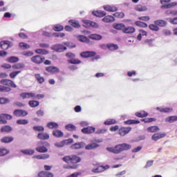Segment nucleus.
<instances>
[{
    "mask_svg": "<svg viewBox=\"0 0 177 177\" xmlns=\"http://www.w3.org/2000/svg\"><path fill=\"white\" fill-rule=\"evenodd\" d=\"M50 145L48 142L40 141L37 143V147L35 150L38 153H46L48 152V147H49Z\"/></svg>",
    "mask_w": 177,
    "mask_h": 177,
    "instance_id": "2",
    "label": "nucleus"
},
{
    "mask_svg": "<svg viewBox=\"0 0 177 177\" xmlns=\"http://www.w3.org/2000/svg\"><path fill=\"white\" fill-rule=\"evenodd\" d=\"M136 26H138V27H143L144 28L147 27V25L145 22H142L140 21H136L135 22Z\"/></svg>",
    "mask_w": 177,
    "mask_h": 177,
    "instance_id": "54",
    "label": "nucleus"
},
{
    "mask_svg": "<svg viewBox=\"0 0 177 177\" xmlns=\"http://www.w3.org/2000/svg\"><path fill=\"white\" fill-rule=\"evenodd\" d=\"M19 47H21V49H30V45L27 44V43H19Z\"/></svg>",
    "mask_w": 177,
    "mask_h": 177,
    "instance_id": "63",
    "label": "nucleus"
},
{
    "mask_svg": "<svg viewBox=\"0 0 177 177\" xmlns=\"http://www.w3.org/2000/svg\"><path fill=\"white\" fill-rule=\"evenodd\" d=\"M46 70L48 73H60V69L56 66H48L46 68Z\"/></svg>",
    "mask_w": 177,
    "mask_h": 177,
    "instance_id": "20",
    "label": "nucleus"
},
{
    "mask_svg": "<svg viewBox=\"0 0 177 177\" xmlns=\"http://www.w3.org/2000/svg\"><path fill=\"white\" fill-rule=\"evenodd\" d=\"M92 13L97 17H104V16H106V12L102 10L93 11Z\"/></svg>",
    "mask_w": 177,
    "mask_h": 177,
    "instance_id": "25",
    "label": "nucleus"
},
{
    "mask_svg": "<svg viewBox=\"0 0 177 177\" xmlns=\"http://www.w3.org/2000/svg\"><path fill=\"white\" fill-rule=\"evenodd\" d=\"M104 9L106 12H117L118 10V8L114 6H104Z\"/></svg>",
    "mask_w": 177,
    "mask_h": 177,
    "instance_id": "19",
    "label": "nucleus"
},
{
    "mask_svg": "<svg viewBox=\"0 0 177 177\" xmlns=\"http://www.w3.org/2000/svg\"><path fill=\"white\" fill-rule=\"evenodd\" d=\"M68 63H71V64H81V60L78 59H71L68 60Z\"/></svg>",
    "mask_w": 177,
    "mask_h": 177,
    "instance_id": "55",
    "label": "nucleus"
},
{
    "mask_svg": "<svg viewBox=\"0 0 177 177\" xmlns=\"http://www.w3.org/2000/svg\"><path fill=\"white\" fill-rule=\"evenodd\" d=\"M149 28L151 29L152 31H158L160 30V28L156 24L149 25Z\"/></svg>",
    "mask_w": 177,
    "mask_h": 177,
    "instance_id": "57",
    "label": "nucleus"
},
{
    "mask_svg": "<svg viewBox=\"0 0 177 177\" xmlns=\"http://www.w3.org/2000/svg\"><path fill=\"white\" fill-rule=\"evenodd\" d=\"M136 117H139L140 118H143L145 117H147V115H149V113H147L145 111H141L140 112H136Z\"/></svg>",
    "mask_w": 177,
    "mask_h": 177,
    "instance_id": "33",
    "label": "nucleus"
},
{
    "mask_svg": "<svg viewBox=\"0 0 177 177\" xmlns=\"http://www.w3.org/2000/svg\"><path fill=\"white\" fill-rule=\"evenodd\" d=\"M1 84L3 85H8V86H11V88H17V86L15 84V82L10 80L3 79L1 80Z\"/></svg>",
    "mask_w": 177,
    "mask_h": 177,
    "instance_id": "11",
    "label": "nucleus"
},
{
    "mask_svg": "<svg viewBox=\"0 0 177 177\" xmlns=\"http://www.w3.org/2000/svg\"><path fill=\"white\" fill-rule=\"evenodd\" d=\"M132 128L131 127H122L119 129V135L120 136H125L127 133H129Z\"/></svg>",
    "mask_w": 177,
    "mask_h": 177,
    "instance_id": "13",
    "label": "nucleus"
},
{
    "mask_svg": "<svg viewBox=\"0 0 177 177\" xmlns=\"http://www.w3.org/2000/svg\"><path fill=\"white\" fill-rule=\"evenodd\" d=\"M81 57H84V59L86 57H93L96 56V53L93 51H84L80 53Z\"/></svg>",
    "mask_w": 177,
    "mask_h": 177,
    "instance_id": "10",
    "label": "nucleus"
},
{
    "mask_svg": "<svg viewBox=\"0 0 177 177\" xmlns=\"http://www.w3.org/2000/svg\"><path fill=\"white\" fill-rule=\"evenodd\" d=\"M30 60L31 62H32V63H35V64H41L44 63V60H45V57L41 55H35L31 57Z\"/></svg>",
    "mask_w": 177,
    "mask_h": 177,
    "instance_id": "6",
    "label": "nucleus"
},
{
    "mask_svg": "<svg viewBox=\"0 0 177 177\" xmlns=\"http://www.w3.org/2000/svg\"><path fill=\"white\" fill-rule=\"evenodd\" d=\"M167 136V134L165 133H155L152 136L151 139L152 140H155L156 142V140H159V139H162V138H165V136Z\"/></svg>",
    "mask_w": 177,
    "mask_h": 177,
    "instance_id": "17",
    "label": "nucleus"
},
{
    "mask_svg": "<svg viewBox=\"0 0 177 177\" xmlns=\"http://www.w3.org/2000/svg\"><path fill=\"white\" fill-rule=\"evenodd\" d=\"M50 156L48 153L37 155L32 157V158H37V160H47L49 158Z\"/></svg>",
    "mask_w": 177,
    "mask_h": 177,
    "instance_id": "30",
    "label": "nucleus"
},
{
    "mask_svg": "<svg viewBox=\"0 0 177 177\" xmlns=\"http://www.w3.org/2000/svg\"><path fill=\"white\" fill-rule=\"evenodd\" d=\"M115 21V19L111 15H107L102 19V21H104V23H113V21Z\"/></svg>",
    "mask_w": 177,
    "mask_h": 177,
    "instance_id": "23",
    "label": "nucleus"
},
{
    "mask_svg": "<svg viewBox=\"0 0 177 177\" xmlns=\"http://www.w3.org/2000/svg\"><path fill=\"white\" fill-rule=\"evenodd\" d=\"M77 39L80 41V42H89V39L88 37L84 36V35H80L77 37Z\"/></svg>",
    "mask_w": 177,
    "mask_h": 177,
    "instance_id": "51",
    "label": "nucleus"
},
{
    "mask_svg": "<svg viewBox=\"0 0 177 177\" xmlns=\"http://www.w3.org/2000/svg\"><path fill=\"white\" fill-rule=\"evenodd\" d=\"M110 168V166L109 165H106L105 166L101 165L98 166L97 168L93 169L92 172L94 174H100L102 172H104L106 169H109Z\"/></svg>",
    "mask_w": 177,
    "mask_h": 177,
    "instance_id": "8",
    "label": "nucleus"
},
{
    "mask_svg": "<svg viewBox=\"0 0 177 177\" xmlns=\"http://www.w3.org/2000/svg\"><path fill=\"white\" fill-rule=\"evenodd\" d=\"M122 31L124 32V34H133V32L136 31V29L133 28V26H124L122 29Z\"/></svg>",
    "mask_w": 177,
    "mask_h": 177,
    "instance_id": "18",
    "label": "nucleus"
},
{
    "mask_svg": "<svg viewBox=\"0 0 177 177\" xmlns=\"http://www.w3.org/2000/svg\"><path fill=\"white\" fill-rule=\"evenodd\" d=\"M156 110H159L160 113H171L172 112V108H160L156 107Z\"/></svg>",
    "mask_w": 177,
    "mask_h": 177,
    "instance_id": "35",
    "label": "nucleus"
},
{
    "mask_svg": "<svg viewBox=\"0 0 177 177\" xmlns=\"http://www.w3.org/2000/svg\"><path fill=\"white\" fill-rule=\"evenodd\" d=\"M176 121H177V115L169 116L165 119V122H169L170 124H172V122H175Z\"/></svg>",
    "mask_w": 177,
    "mask_h": 177,
    "instance_id": "32",
    "label": "nucleus"
},
{
    "mask_svg": "<svg viewBox=\"0 0 177 177\" xmlns=\"http://www.w3.org/2000/svg\"><path fill=\"white\" fill-rule=\"evenodd\" d=\"M35 53H37L38 55H48L49 52L45 49L37 48L35 50Z\"/></svg>",
    "mask_w": 177,
    "mask_h": 177,
    "instance_id": "39",
    "label": "nucleus"
},
{
    "mask_svg": "<svg viewBox=\"0 0 177 177\" xmlns=\"http://www.w3.org/2000/svg\"><path fill=\"white\" fill-rule=\"evenodd\" d=\"M89 38H91V39H94L95 41H100V39H102L103 37H102V35H100L93 34V35H91L89 36Z\"/></svg>",
    "mask_w": 177,
    "mask_h": 177,
    "instance_id": "37",
    "label": "nucleus"
},
{
    "mask_svg": "<svg viewBox=\"0 0 177 177\" xmlns=\"http://www.w3.org/2000/svg\"><path fill=\"white\" fill-rule=\"evenodd\" d=\"M86 146V144L84 142H76L71 145V149H84V147Z\"/></svg>",
    "mask_w": 177,
    "mask_h": 177,
    "instance_id": "16",
    "label": "nucleus"
},
{
    "mask_svg": "<svg viewBox=\"0 0 177 177\" xmlns=\"http://www.w3.org/2000/svg\"><path fill=\"white\" fill-rule=\"evenodd\" d=\"M154 24L159 27H165L168 23L166 21L158 19L154 21Z\"/></svg>",
    "mask_w": 177,
    "mask_h": 177,
    "instance_id": "28",
    "label": "nucleus"
},
{
    "mask_svg": "<svg viewBox=\"0 0 177 177\" xmlns=\"http://www.w3.org/2000/svg\"><path fill=\"white\" fill-rule=\"evenodd\" d=\"M53 135L55 138H62L63 136V133L60 130H54L53 131Z\"/></svg>",
    "mask_w": 177,
    "mask_h": 177,
    "instance_id": "36",
    "label": "nucleus"
},
{
    "mask_svg": "<svg viewBox=\"0 0 177 177\" xmlns=\"http://www.w3.org/2000/svg\"><path fill=\"white\" fill-rule=\"evenodd\" d=\"M62 160L66 164H78V162H81V158L77 156H65Z\"/></svg>",
    "mask_w": 177,
    "mask_h": 177,
    "instance_id": "3",
    "label": "nucleus"
},
{
    "mask_svg": "<svg viewBox=\"0 0 177 177\" xmlns=\"http://www.w3.org/2000/svg\"><path fill=\"white\" fill-rule=\"evenodd\" d=\"M37 138L40 140H48L49 139V134L47 133H40L37 135Z\"/></svg>",
    "mask_w": 177,
    "mask_h": 177,
    "instance_id": "22",
    "label": "nucleus"
},
{
    "mask_svg": "<svg viewBox=\"0 0 177 177\" xmlns=\"http://www.w3.org/2000/svg\"><path fill=\"white\" fill-rule=\"evenodd\" d=\"M64 27L62 25L57 24L53 27L54 31H62Z\"/></svg>",
    "mask_w": 177,
    "mask_h": 177,
    "instance_id": "62",
    "label": "nucleus"
},
{
    "mask_svg": "<svg viewBox=\"0 0 177 177\" xmlns=\"http://www.w3.org/2000/svg\"><path fill=\"white\" fill-rule=\"evenodd\" d=\"M104 124V125H114V124H117V121L115 119H108Z\"/></svg>",
    "mask_w": 177,
    "mask_h": 177,
    "instance_id": "40",
    "label": "nucleus"
},
{
    "mask_svg": "<svg viewBox=\"0 0 177 177\" xmlns=\"http://www.w3.org/2000/svg\"><path fill=\"white\" fill-rule=\"evenodd\" d=\"M28 113L24 110L16 109L14 111V115L17 117H26V115H28Z\"/></svg>",
    "mask_w": 177,
    "mask_h": 177,
    "instance_id": "14",
    "label": "nucleus"
},
{
    "mask_svg": "<svg viewBox=\"0 0 177 177\" xmlns=\"http://www.w3.org/2000/svg\"><path fill=\"white\" fill-rule=\"evenodd\" d=\"M20 96L22 99H35V93H21Z\"/></svg>",
    "mask_w": 177,
    "mask_h": 177,
    "instance_id": "15",
    "label": "nucleus"
},
{
    "mask_svg": "<svg viewBox=\"0 0 177 177\" xmlns=\"http://www.w3.org/2000/svg\"><path fill=\"white\" fill-rule=\"evenodd\" d=\"M135 10H137V12H146V10H147V7L142 5H138L136 6Z\"/></svg>",
    "mask_w": 177,
    "mask_h": 177,
    "instance_id": "34",
    "label": "nucleus"
},
{
    "mask_svg": "<svg viewBox=\"0 0 177 177\" xmlns=\"http://www.w3.org/2000/svg\"><path fill=\"white\" fill-rule=\"evenodd\" d=\"M124 27L125 25L124 24H117L113 25V28H115V30H124Z\"/></svg>",
    "mask_w": 177,
    "mask_h": 177,
    "instance_id": "52",
    "label": "nucleus"
},
{
    "mask_svg": "<svg viewBox=\"0 0 177 177\" xmlns=\"http://www.w3.org/2000/svg\"><path fill=\"white\" fill-rule=\"evenodd\" d=\"M47 128H49V129H57L59 128V124L55 122H49L47 123Z\"/></svg>",
    "mask_w": 177,
    "mask_h": 177,
    "instance_id": "24",
    "label": "nucleus"
},
{
    "mask_svg": "<svg viewBox=\"0 0 177 177\" xmlns=\"http://www.w3.org/2000/svg\"><path fill=\"white\" fill-rule=\"evenodd\" d=\"M29 106H30V107H38V106H39V102L30 100L29 101Z\"/></svg>",
    "mask_w": 177,
    "mask_h": 177,
    "instance_id": "47",
    "label": "nucleus"
},
{
    "mask_svg": "<svg viewBox=\"0 0 177 177\" xmlns=\"http://www.w3.org/2000/svg\"><path fill=\"white\" fill-rule=\"evenodd\" d=\"M148 132H157L160 129L157 126H152L147 129Z\"/></svg>",
    "mask_w": 177,
    "mask_h": 177,
    "instance_id": "50",
    "label": "nucleus"
},
{
    "mask_svg": "<svg viewBox=\"0 0 177 177\" xmlns=\"http://www.w3.org/2000/svg\"><path fill=\"white\" fill-rule=\"evenodd\" d=\"M8 103H10L9 98L0 97V104H8Z\"/></svg>",
    "mask_w": 177,
    "mask_h": 177,
    "instance_id": "48",
    "label": "nucleus"
},
{
    "mask_svg": "<svg viewBox=\"0 0 177 177\" xmlns=\"http://www.w3.org/2000/svg\"><path fill=\"white\" fill-rule=\"evenodd\" d=\"M12 88L6 86H0V92H10Z\"/></svg>",
    "mask_w": 177,
    "mask_h": 177,
    "instance_id": "49",
    "label": "nucleus"
},
{
    "mask_svg": "<svg viewBox=\"0 0 177 177\" xmlns=\"http://www.w3.org/2000/svg\"><path fill=\"white\" fill-rule=\"evenodd\" d=\"M52 50H55V52H58L59 53H62V52H64V50H67V47L62 44H57L51 47Z\"/></svg>",
    "mask_w": 177,
    "mask_h": 177,
    "instance_id": "5",
    "label": "nucleus"
},
{
    "mask_svg": "<svg viewBox=\"0 0 177 177\" xmlns=\"http://www.w3.org/2000/svg\"><path fill=\"white\" fill-rule=\"evenodd\" d=\"M34 131H37L38 132H44L45 131V128L42 126H35L33 127Z\"/></svg>",
    "mask_w": 177,
    "mask_h": 177,
    "instance_id": "58",
    "label": "nucleus"
},
{
    "mask_svg": "<svg viewBox=\"0 0 177 177\" xmlns=\"http://www.w3.org/2000/svg\"><path fill=\"white\" fill-rule=\"evenodd\" d=\"M12 46H13V43L8 40L1 41L0 42V47L4 50L6 49H9V48H12Z\"/></svg>",
    "mask_w": 177,
    "mask_h": 177,
    "instance_id": "9",
    "label": "nucleus"
},
{
    "mask_svg": "<svg viewBox=\"0 0 177 177\" xmlns=\"http://www.w3.org/2000/svg\"><path fill=\"white\" fill-rule=\"evenodd\" d=\"M1 140L2 143H10L13 142V137H4Z\"/></svg>",
    "mask_w": 177,
    "mask_h": 177,
    "instance_id": "42",
    "label": "nucleus"
},
{
    "mask_svg": "<svg viewBox=\"0 0 177 177\" xmlns=\"http://www.w3.org/2000/svg\"><path fill=\"white\" fill-rule=\"evenodd\" d=\"M12 67L14 68V70H20V68H24L25 65L23 63H18L14 64Z\"/></svg>",
    "mask_w": 177,
    "mask_h": 177,
    "instance_id": "41",
    "label": "nucleus"
},
{
    "mask_svg": "<svg viewBox=\"0 0 177 177\" xmlns=\"http://www.w3.org/2000/svg\"><path fill=\"white\" fill-rule=\"evenodd\" d=\"M67 143V141L62 140L60 142L55 143V147H64V146Z\"/></svg>",
    "mask_w": 177,
    "mask_h": 177,
    "instance_id": "60",
    "label": "nucleus"
},
{
    "mask_svg": "<svg viewBox=\"0 0 177 177\" xmlns=\"http://www.w3.org/2000/svg\"><path fill=\"white\" fill-rule=\"evenodd\" d=\"M35 77L36 80H37V82H39V84H44V82H45V78H44V77L41 76V75L35 74Z\"/></svg>",
    "mask_w": 177,
    "mask_h": 177,
    "instance_id": "38",
    "label": "nucleus"
},
{
    "mask_svg": "<svg viewBox=\"0 0 177 177\" xmlns=\"http://www.w3.org/2000/svg\"><path fill=\"white\" fill-rule=\"evenodd\" d=\"M49 27H46L44 29H42L40 30V32H41L42 35H44V37H56L57 38H63V37H65L66 34L62 33V32H55V33H50L48 32H46L45 30H48Z\"/></svg>",
    "mask_w": 177,
    "mask_h": 177,
    "instance_id": "4",
    "label": "nucleus"
},
{
    "mask_svg": "<svg viewBox=\"0 0 177 177\" xmlns=\"http://www.w3.org/2000/svg\"><path fill=\"white\" fill-rule=\"evenodd\" d=\"M8 153H9V151H8V149L3 148L0 149V157L6 156Z\"/></svg>",
    "mask_w": 177,
    "mask_h": 177,
    "instance_id": "61",
    "label": "nucleus"
},
{
    "mask_svg": "<svg viewBox=\"0 0 177 177\" xmlns=\"http://www.w3.org/2000/svg\"><path fill=\"white\" fill-rule=\"evenodd\" d=\"M17 124H18V125H27V124H28V120H26V119L18 120H17Z\"/></svg>",
    "mask_w": 177,
    "mask_h": 177,
    "instance_id": "45",
    "label": "nucleus"
},
{
    "mask_svg": "<svg viewBox=\"0 0 177 177\" xmlns=\"http://www.w3.org/2000/svg\"><path fill=\"white\" fill-rule=\"evenodd\" d=\"M140 122L139 120H129L124 122V124L127 125H131L132 124H140Z\"/></svg>",
    "mask_w": 177,
    "mask_h": 177,
    "instance_id": "53",
    "label": "nucleus"
},
{
    "mask_svg": "<svg viewBox=\"0 0 177 177\" xmlns=\"http://www.w3.org/2000/svg\"><path fill=\"white\" fill-rule=\"evenodd\" d=\"M68 23L71 26H72V27H74L75 28H80V27H81V25H80L78 21L71 19L68 21Z\"/></svg>",
    "mask_w": 177,
    "mask_h": 177,
    "instance_id": "26",
    "label": "nucleus"
},
{
    "mask_svg": "<svg viewBox=\"0 0 177 177\" xmlns=\"http://www.w3.org/2000/svg\"><path fill=\"white\" fill-rule=\"evenodd\" d=\"M22 55L24 56H27L28 57H30L34 55V53L32 51H24L23 52Z\"/></svg>",
    "mask_w": 177,
    "mask_h": 177,
    "instance_id": "64",
    "label": "nucleus"
},
{
    "mask_svg": "<svg viewBox=\"0 0 177 177\" xmlns=\"http://www.w3.org/2000/svg\"><path fill=\"white\" fill-rule=\"evenodd\" d=\"M21 153L23 154H26V156H32L34 153H35V150L34 149H21Z\"/></svg>",
    "mask_w": 177,
    "mask_h": 177,
    "instance_id": "29",
    "label": "nucleus"
},
{
    "mask_svg": "<svg viewBox=\"0 0 177 177\" xmlns=\"http://www.w3.org/2000/svg\"><path fill=\"white\" fill-rule=\"evenodd\" d=\"M95 128L93 127H88L86 128H83L82 129V133H85L86 135H91V133H93L95 131Z\"/></svg>",
    "mask_w": 177,
    "mask_h": 177,
    "instance_id": "12",
    "label": "nucleus"
},
{
    "mask_svg": "<svg viewBox=\"0 0 177 177\" xmlns=\"http://www.w3.org/2000/svg\"><path fill=\"white\" fill-rule=\"evenodd\" d=\"M6 62L8 63H17L19 62V57L15 56L9 57L6 59Z\"/></svg>",
    "mask_w": 177,
    "mask_h": 177,
    "instance_id": "31",
    "label": "nucleus"
},
{
    "mask_svg": "<svg viewBox=\"0 0 177 177\" xmlns=\"http://www.w3.org/2000/svg\"><path fill=\"white\" fill-rule=\"evenodd\" d=\"M108 49H109V50H117V49H118V45L114 44H108Z\"/></svg>",
    "mask_w": 177,
    "mask_h": 177,
    "instance_id": "44",
    "label": "nucleus"
},
{
    "mask_svg": "<svg viewBox=\"0 0 177 177\" xmlns=\"http://www.w3.org/2000/svg\"><path fill=\"white\" fill-rule=\"evenodd\" d=\"M177 6V2H172V3L167 4V6H162L161 8L162 9V8H165L166 9H169V8H174V6Z\"/></svg>",
    "mask_w": 177,
    "mask_h": 177,
    "instance_id": "46",
    "label": "nucleus"
},
{
    "mask_svg": "<svg viewBox=\"0 0 177 177\" xmlns=\"http://www.w3.org/2000/svg\"><path fill=\"white\" fill-rule=\"evenodd\" d=\"M39 177H53L54 175L50 171H40L38 174Z\"/></svg>",
    "mask_w": 177,
    "mask_h": 177,
    "instance_id": "21",
    "label": "nucleus"
},
{
    "mask_svg": "<svg viewBox=\"0 0 177 177\" xmlns=\"http://www.w3.org/2000/svg\"><path fill=\"white\" fill-rule=\"evenodd\" d=\"M82 23H84V27H92L93 28H97L99 27V24L88 19H83Z\"/></svg>",
    "mask_w": 177,
    "mask_h": 177,
    "instance_id": "7",
    "label": "nucleus"
},
{
    "mask_svg": "<svg viewBox=\"0 0 177 177\" xmlns=\"http://www.w3.org/2000/svg\"><path fill=\"white\" fill-rule=\"evenodd\" d=\"M131 147L132 146L129 144L122 143L115 147H106V150L107 151H109V153H113V154H120V153H122V151L129 150Z\"/></svg>",
    "mask_w": 177,
    "mask_h": 177,
    "instance_id": "1",
    "label": "nucleus"
},
{
    "mask_svg": "<svg viewBox=\"0 0 177 177\" xmlns=\"http://www.w3.org/2000/svg\"><path fill=\"white\" fill-rule=\"evenodd\" d=\"M65 129H66L67 131H75V129H77V127L73 124H69L65 126Z\"/></svg>",
    "mask_w": 177,
    "mask_h": 177,
    "instance_id": "43",
    "label": "nucleus"
},
{
    "mask_svg": "<svg viewBox=\"0 0 177 177\" xmlns=\"http://www.w3.org/2000/svg\"><path fill=\"white\" fill-rule=\"evenodd\" d=\"M100 145L96 143L88 144L85 147L86 150H93V149H97Z\"/></svg>",
    "mask_w": 177,
    "mask_h": 177,
    "instance_id": "27",
    "label": "nucleus"
},
{
    "mask_svg": "<svg viewBox=\"0 0 177 177\" xmlns=\"http://www.w3.org/2000/svg\"><path fill=\"white\" fill-rule=\"evenodd\" d=\"M12 128L10 126H4L1 129V132H10Z\"/></svg>",
    "mask_w": 177,
    "mask_h": 177,
    "instance_id": "59",
    "label": "nucleus"
},
{
    "mask_svg": "<svg viewBox=\"0 0 177 177\" xmlns=\"http://www.w3.org/2000/svg\"><path fill=\"white\" fill-rule=\"evenodd\" d=\"M113 16L118 17V19H124L125 14L124 12H115Z\"/></svg>",
    "mask_w": 177,
    "mask_h": 177,
    "instance_id": "56",
    "label": "nucleus"
}]
</instances>
